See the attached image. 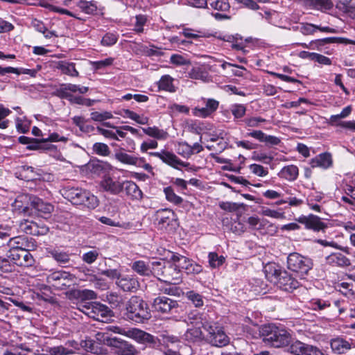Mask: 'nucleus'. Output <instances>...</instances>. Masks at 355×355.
Returning <instances> with one entry per match:
<instances>
[{
    "label": "nucleus",
    "instance_id": "obj_13",
    "mask_svg": "<svg viewBox=\"0 0 355 355\" xmlns=\"http://www.w3.org/2000/svg\"><path fill=\"white\" fill-rule=\"evenodd\" d=\"M35 240L24 236H13L8 239L4 247L8 248L6 254H13L19 250L34 248Z\"/></svg>",
    "mask_w": 355,
    "mask_h": 355
},
{
    "label": "nucleus",
    "instance_id": "obj_18",
    "mask_svg": "<svg viewBox=\"0 0 355 355\" xmlns=\"http://www.w3.org/2000/svg\"><path fill=\"white\" fill-rule=\"evenodd\" d=\"M155 219L160 229H166V227L177 220V216L175 212L170 209H160L156 211Z\"/></svg>",
    "mask_w": 355,
    "mask_h": 355
},
{
    "label": "nucleus",
    "instance_id": "obj_24",
    "mask_svg": "<svg viewBox=\"0 0 355 355\" xmlns=\"http://www.w3.org/2000/svg\"><path fill=\"white\" fill-rule=\"evenodd\" d=\"M248 136L270 146H278L281 143L280 138L273 135H268L261 130H252L248 133Z\"/></svg>",
    "mask_w": 355,
    "mask_h": 355
},
{
    "label": "nucleus",
    "instance_id": "obj_55",
    "mask_svg": "<svg viewBox=\"0 0 355 355\" xmlns=\"http://www.w3.org/2000/svg\"><path fill=\"white\" fill-rule=\"evenodd\" d=\"M184 270L188 275H198L202 271V266L190 259L189 263L184 267Z\"/></svg>",
    "mask_w": 355,
    "mask_h": 355
},
{
    "label": "nucleus",
    "instance_id": "obj_36",
    "mask_svg": "<svg viewBox=\"0 0 355 355\" xmlns=\"http://www.w3.org/2000/svg\"><path fill=\"white\" fill-rule=\"evenodd\" d=\"M327 123L331 126H340L346 129L355 130V121H342L338 114L331 115Z\"/></svg>",
    "mask_w": 355,
    "mask_h": 355
},
{
    "label": "nucleus",
    "instance_id": "obj_2",
    "mask_svg": "<svg viewBox=\"0 0 355 355\" xmlns=\"http://www.w3.org/2000/svg\"><path fill=\"white\" fill-rule=\"evenodd\" d=\"M106 329L107 331L132 338L137 343L144 345L146 347L159 349L162 345L161 339L158 337L137 328H123L116 325H110Z\"/></svg>",
    "mask_w": 355,
    "mask_h": 355
},
{
    "label": "nucleus",
    "instance_id": "obj_59",
    "mask_svg": "<svg viewBox=\"0 0 355 355\" xmlns=\"http://www.w3.org/2000/svg\"><path fill=\"white\" fill-rule=\"evenodd\" d=\"M99 254V252L96 250H90L83 254L82 260L88 264H92L96 261Z\"/></svg>",
    "mask_w": 355,
    "mask_h": 355
},
{
    "label": "nucleus",
    "instance_id": "obj_34",
    "mask_svg": "<svg viewBox=\"0 0 355 355\" xmlns=\"http://www.w3.org/2000/svg\"><path fill=\"white\" fill-rule=\"evenodd\" d=\"M174 78L170 75L162 76L157 83L159 90L166 91L173 93L176 91V88L173 85Z\"/></svg>",
    "mask_w": 355,
    "mask_h": 355
},
{
    "label": "nucleus",
    "instance_id": "obj_10",
    "mask_svg": "<svg viewBox=\"0 0 355 355\" xmlns=\"http://www.w3.org/2000/svg\"><path fill=\"white\" fill-rule=\"evenodd\" d=\"M207 7L212 10L211 16L217 21L231 19V7L228 0H208Z\"/></svg>",
    "mask_w": 355,
    "mask_h": 355
},
{
    "label": "nucleus",
    "instance_id": "obj_58",
    "mask_svg": "<svg viewBox=\"0 0 355 355\" xmlns=\"http://www.w3.org/2000/svg\"><path fill=\"white\" fill-rule=\"evenodd\" d=\"M118 41V35L113 33H107L101 40V44L105 46H110L115 44Z\"/></svg>",
    "mask_w": 355,
    "mask_h": 355
},
{
    "label": "nucleus",
    "instance_id": "obj_42",
    "mask_svg": "<svg viewBox=\"0 0 355 355\" xmlns=\"http://www.w3.org/2000/svg\"><path fill=\"white\" fill-rule=\"evenodd\" d=\"M39 5L41 7L47 8L48 10H49L50 11H52L53 12H58V13H60V14H62V15H69L70 17H76L75 15H73V13L70 12L69 10H68L67 9H64V8H62L55 6L50 3L46 0H40V2H39Z\"/></svg>",
    "mask_w": 355,
    "mask_h": 355
},
{
    "label": "nucleus",
    "instance_id": "obj_6",
    "mask_svg": "<svg viewBox=\"0 0 355 355\" xmlns=\"http://www.w3.org/2000/svg\"><path fill=\"white\" fill-rule=\"evenodd\" d=\"M288 268L302 275H306L313 267L312 260L297 252L289 254L287 257Z\"/></svg>",
    "mask_w": 355,
    "mask_h": 355
},
{
    "label": "nucleus",
    "instance_id": "obj_47",
    "mask_svg": "<svg viewBox=\"0 0 355 355\" xmlns=\"http://www.w3.org/2000/svg\"><path fill=\"white\" fill-rule=\"evenodd\" d=\"M244 123L250 128H260L262 124L268 123V120L261 116H250L243 120Z\"/></svg>",
    "mask_w": 355,
    "mask_h": 355
},
{
    "label": "nucleus",
    "instance_id": "obj_48",
    "mask_svg": "<svg viewBox=\"0 0 355 355\" xmlns=\"http://www.w3.org/2000/svg\"><path fill=\"white\" fill-rule=\"evenodd\" d=\"M118 355H139L135 347L127 342L122 343V346L117 349Z\"/></svg>",
    "mask_w": 355,
    "mask_h": 355
},
{
    "label": "nucleus",
    "instance_id": "obj_26",
    "mask_svg": "<svg viewBox=\"0 0 355 355\" xmlns=\"http://www.w3.org/2000/svg\"><path fill=\"white\" fill-rule=\"evenodd\" d=\"M310 165L312 168L327 169L333 165L331 155L329 153H320L310 160Z\"/></svg>",
    "mask_w": 355,
    "mask_h": 355
},
{
    "label": "nucleus",
    "instance_id": "obj_22",
    "mask_svg": "<svg viewBox=\"0 0 355 355\" xmlns=\"http://www.w3.org/2000/svg\"><path fill=\"white\" fill-rule=\"evenodd\" d=\"M205 106L203 107H195L193 114L199 117L205 118L214 113L218 107L219 102L213 98H203Z\"/></svg>",
    "mask_w": 355,
    "mask_h": 355
},
{
    "label": "nucleus",
    "instance_id": "obj_49",
    "mask_svg": "<svg viewBox=\"0 0 355 355\" xmlns=\"http://www.w3.org/2000/svg\"><path fill=\"white\" fill-rule=\"evenodd\" d=\"M92 150L94 153L103 157H107L111 153L109 146L101 142H96L94 144Z\"/></svg>",
    "mask_w": 355,
    "mask_h": 355
},
{
    "label": "nucleus",
    "instance_id": "obj_33",
    "mask_svg": "<svg viewBox=\"0 0 355 355\" xmlns=\"http://www.w3.org/2000/svg\"><path fill=\"white\" fill-rule=\"evenodd\" d=\"M80 346L86 352L94 354H98L102 351L100 343L89 338H86L85 340H81Z\"/></svg>",
    "mask_w": 355,
    "mask_h": 355
},
{
    "label": "nucleus",
    "instance_id": "obj_35",
    "mask_svg": "<svg viewBox=\"0 0 355 355\" xmlns=\"http://www.w3.org/2000/svg\"><path fill=\"white\" fill-rule=\"evenodd\" d=\"M150 261L146 262L143 260L135 261L132 263L131 268L141 276H150Z\"/></svg>",
    "mask_w": 355,
    "mask_h": 355
},
{
    "label": "nucleus",
    "instance_id": "obj_62",
    "mask_svg": "<svg viewBox=\"0 0 355 355\" xmlns=\"http://www.w3.org/2000/svg\"><path fill=\"white\" fill-rule=\"evenodd\" d=\"M68 344L71 346L73 349H68L62 346L58 347L56 349V352L59 353L60 355H67L71 354L74 352L75 349H78V343L74 340L69 341Z\"/></svg>",
    "mask_w": 355,
    "mask_h": 355
},
{
    "label": "nucleus",
    "instance_id": "obj_25",
    "mask_svg": "<svg viewBox=\"0 0 355 355\" xmlns=\"http://www.w3.org/2000/svg\"><path fill=\"white\" fill-rule=\"evenodd\" d=\"M325 259L328 265L334 267L345 268L351 265L350 259L341 252H333Z\"/></svg>",
    "mask_w": 355,
    "mask_h": 355
},
{
    "label": "nucleus",
    "instance_id": "obj_43",
    "mask_svg": "<svg viewBox=\"0 0 355 355\" xmlns=\"http://www.w3.org/2000/svg\"><path fill=\"white\" fill-rule=\"evenodd\" d=\"M114 156L119 162L125 164L137 165L139 161L138 157L121 151L116 152Z\"/></svg>",
    "mask_w": 355,
    "mask_h": 355
},
{
    "label": "nucleus",
    "instance_id": "obj_64",
    "mask_svg": "<svg viewBox=\"0 0 355 355\" xmlns=\"http://www.w3.org/2000/svg\"><path fill=\"white\" fill-rule=\"evenodd\" d=\"M67 89L69 92L71 93H79V94H85L88 92L89 88L85 86H80L79 85L71 84V83H65Z\"/></svg>",
    "mask_w": 355,
    "mask_h": 355
},
{
    "label": "nucleus",
    "instance_id": "obj_8",
    "mask_svg": "<svg viewBox=\"0 0 355 355\" xmlns=\"http://www.w3.org/2000/svg\"><path fill=\"white\" fill-rule=\"evenodd\" d=\"M82 311L88 317L100 322H105L112 316L111 310L99 302H92L83 305Z\"/></svg>",
    "mask_w": 355,
    "mask_h": 355
},
{
    "label": "nucleus",
    "instance_id": "obj_29",
    "mask_svg": "<svg viewBox=\"0 0 355 355\" xmlns=\"http://www.w3.org/2000/svg\"><path fill=\"white\" fill-rule=\"evenodd\" d=\"M266 277L271 282L277 283L280 277V273L283 271L280 267L274 263H268L263 268Z\"/></svg>",
    "mask_w": 355,
    "mask_h": 355
},
{
    "label": "nucleus",
    "instance_id": "obj_63",
    "mask_svg": "<svg viewBox=\"0 0 355 355\" xmlns=\"http://www.w3.org/2000/svg\"><path fill=\"white\" fill-rule=\"evenodd\" d=\"M317 25L309 23H302L300 27V31L304 35H313L317 31Z\"/></svg>",
    "mask_w": 355,
    "mask_h": 355
},
{
    "label": "nucleus",
    "instance_id": "obj_11",
    "mask_svg": "<svg viewBox=\"0 0 355 355\" xmlns=\"http://www.w3.org/2000/svg\"><path fill=\"white\" fill-rule=\"evenodd\" d=\"M149 155L158 157L164 163L171 167L180 170V167L187 168L190 164L181 160L175 153L166 150H162L160 152H150Z\"/></svg>",
    "mask_w": 355,
    "mask_h": 355
},
{
    "label": "nucleus",
    "instance_id": "obj_16",
    "mask_svg": "<svg viewBox=\"0 0 355 355\" xmlns=\"http://www.w3.org/2000/svg\"><path fill=\"white\" fill-rule=\"evenodd\" d=\"M30 248L19 250L13 254H6L7 257L19 266L30 267L34 265L35 259L29 252Z\"/></svg>",
    "mask_w": 355,
    "mask_h": 355
},
{
    "label": "nucleus",
    "instance_id": "obj_53",
    "mask_svg": "<svg viewBox=\"0 0 355 355\" xmlns=\"http://www.w3.org/2000/svg\"><path fill=\"white\" fill-rule=\"evenodd\" d=\"M11 110L0 104V128L6 129L8 127L9 120L6 117L10 115Z\"/></svg>",
    "mask_w": 355,
    "mask_h": 355
},
{
    "label": "nucleus",
    "instance_id": "obj_15",
    "mask_svg": "<svg viewBox=\"0 0 355 355\" xmlns=\"http://www.w3.org/2000/svg\"><path fill=\"white\" fill-rule=\"evenodd\" d=\"M193 319V321H191V323L193 324V326L187 330L184 334V337L187 341L195 343L200 341L203 338V334L201 330V328L202 327L201 322H204L200 315H196Z\"/></svg>",
    "mask_w": 355,
    "mask_h": 355
},
{
    "label": "nucleus",
    "instance_id": "obj_38",
    "mask_svg": "<svg viewBox=\"0 0 355 355\" xmlns=\"http://www.w3.org/2000/svg\"><path fill=\"white\" fill-rule=\"evenodd\" d=\"M143 131L146 135L158 140H166L168 137L166 131L159 129L156 126L143 128Z\"/></svg>",
    "mask_w": 355,
    "mask_h": 355
},
{
    "label": "nucleus",
    "instance_id": "obj_44",
    "mask_svg": "<svg viewBox=\"0 0 355 355\" xmlns=\"http://www.w3.org/2000/svg\"><path fill=\"white\" fill-rule=\"evenodd\" d=\"M308 4L321 11L329 10L334 6L331 0H309Z\"/></svg>",
    "mask_w": 355,
    "mask_h": 355
},
{
    "label": "nucleus",
    "instance_id": "obj_4",
    "mask_svg": "<svg viewBox=\"0 0 355 355\" xmlns=\"http://www.w3.org/2000/svg\"><path fill=\"white\" fill-rule=\"evenodd\" d=\"M127 317L137 323H143L151 318L148 304L141 298L132 296L126 304Z\"/></svg>",
    "mask_w": 355,
    "mask_h": 355
},
{
    "label": "nucleus",
    "instance_id": "obj_19",
    "mask_svg": "<svg viewBox=\"0 0 355 355\" xmlns=\"http://www.w3.org/2000/svg\"><path fill=\"white\" fill-rule=\"evenodd\" d=\"M276 284L282 290L286 292H293L300 286V282L286 270H283L280 273Z\"/></svg>",
    "mask_w": 355,
    "mask_h": 355
},
{
    "label": "nucleus",
    "instance_id": "obj_17",
    "mask_svg": "<svg viewBox=\"0 0 355 355\" xmlns=\"http://www.w3.org/2000/svg\"><path fill=\"white\" fill-rule=\"evenodd\" d=\"M290 351L295 355H323L322 351L317 347L300 341L291 344Z\"/></svg>",
    "mask_w": 355,
    "mask_h": 355
},
{
    "label": "nucleus",
    "instance_id": "obj_51",
    "mask_svg": "<svg viewBox=\"0 0 355 355\" xmlns=\"http://www.w3.org/2000/svg\"><path fill=\"white\" fill-rule=\"evenodd\" d=\"M176 151L178 155L184 158H189L192 155L191 145L186 141L178 142Z\"/></svg>",
    "mask_w": 355,
    "mask_h": 355
},
{
    "label": "nucleus",
    "instance_id": "obj_54",
    "mask_svg": "<svg viewBox=\"0 0 355 355\" xmlns=\"http://www.w3.org/2000/svg\"><path fill=\"white\" fill-rule=\"evenodd\" d=\"M186 297L195 305V306L200 307L203 306V299L200 294L193 291H189L187 292Z\"/></svg>",
    "mask_w": 355,
    "mask_h": 355
},
{
    "label": "nucleus",
    "instance_id": "obj_45",
    "mask_svg": "<svg viewBox=\"0 0 355 355\" xmlns=\"http://www.w3.org/2000/svg\"><path fill=\"white\" fill-rule=\"evenodd\" d=\"M33 204L34 207L40 212L50 214L53 211V206L51 203L44 202L42 199H35Z\"/></svg>",
    "mask_w": 355,
    "mask_h": 355
},
{
    "label": "nucleus",
    "instance_id": "obj_1",
    "mask_svg": "<svg viewBox=\"0 0 355 355\" xmlns=\"http://www.w3.org/2000/svg\"><path fill=\"white\" fill-rule=\"evenodd\" d=\"M259 336L263 342L271 347L280 348L291 343V334L282 327L266 324L259 327Z\"/></svg>",
    "mask_w": 355,
    "mask_h": 355
},
{
    "label": "nucleus",
    "instance_id": "obj_40",
    "mask_svg": "<svg viewBox=\"0 0 355 355\" xmlns=\"http://www.w3.org/2000/svg\"><path fill=\"white\" fill-rule=\"evenodd\" d=\"M165 265L166 262L164 260L150 261V276L153 275L160 280V277L163 276V270L164 269Z\"/></svg>",
    "mask_w": 355,
    "mask_h": 355
},
{
    "label": "nucleus",
    "instance_id": "obj_21",
    "mask_svg": "<svg viewBox=\"0 0 355 355\" xmlns=\"http://www.w3.org/2000/svg\"><path fill=\"white\" fill-rule=\"evenodd\" d=\"M101 188L112 195H117L122 191V182L114 180L110 175H105L100 182Z\"/></svg>",
    "mask_w": 355,
    "mask_h": 355
},
{
    "label": "nucleus",
    "instance_id": "obj_23",
    "mask_svg": "<svg viewBox=\"0 0 355 355\" xmlns=\"http://www.w3.org/2000/svg\"><path fill=\"white\" fill-rule=\"evenodd\" d=\"M116 284L125 292H135L139 286L137 279L130 275L119 277Z\"/></svg>",
    "mask_w": 355,
    "mask_h": 355
},
{
    "label": "nucleus",
    "instance_id": "obj_5",
    "mask_svg": "<svg viewBox=\"0 0 355 355\" xmlns=\"http://www.w3.org/2000/svg\"><path fill=\"white\" fill-rule=\"evenodd\" d=\"M202 328L207 332L205 339L210 345L222 347L227 345L230 342V338L225 334L223 328L216 323L202 322Z\"/></svg>",
    "mask_w": 355,
    "mask_h": 355
},
{
    "label": "nucleus",
    "instance_id": "obj_37",
    "mask_svg": "<svg viewBox=\"0 0 355 355\" xmlns=\"http://www.w3.org/2000/svg\"><path fill=\"white\" fill-rule=\"evenodd\" d=\"M309 309L313 311H324L331 306L330 300H326L321 298H313L308 302Z\"/></svg>",
    "mask_w": 355,
    "mask_h": 355
},
{
    "label": "nucleus",
    "instance_id": "obj_50",
    "mask_svg": "<svg viewBox=\"0 0 355 355\" xmlns=\"http://www.w3.org/2000/svg\"><path fill=\"white\" fill-rule=\"evenodd\" d=\"M208 259L210 267L213 268L220 267L225 261V258L223 255L219 256L216 252H214L209 253Z\"/></svg>",
    "mask_w": 355,
    "mask_h": 355
},
{
    "label": "nucleus",
    "instance_id": "obj_39",
    "mask_svg": "<svg viewBox=\"0 0 355 355\" xmlns=\"http://www.w3.org/2000/svg\"><path fill=\"white\" fill-rule=\"evenodd\" d=\"M78 8L87 15H96L98 10L97 2L95 1H80L78 4Z\"/></svg>",
    "mask_w": 355,
    "mask_h": 355
},
{
    "label": "nucleus",
    "instance_id": "obj_20",
    "mask_svg": "<svg viewBox=\"0 0 355 355\" xmlns=\"http://www.w3.org/2000/svg\"><path fill=\"white\" fill-rule=\"evenodd\" d=\"M180 269L177 268L176 264L166 263L163 270V276L160 281L170 284H176L180 280Z\"/></svg>",
    "mask_w": 355,
    "mask_h": 355
},
{
    "label": "nucleus",
    "instance_id": "obj_32",
    "mask_svg": "<svg viewBox=\"0 0 355 355\" xmlns=\"http://www.w3.org/2000/svg\"><path fill=\"white\" fill-rule=\"evenodd\" d=\"M41 67L37 65V69H25V68H15L12 67H3L2 76L7 73H12L17 75L27 74L32 78L37 76V72L40 70Z\"/></svg>",
    "mask_w": 355,
    "mask_h": 355
},
{
    "label": "nucleus",
    "instance_id": "obj_57",
    "mask_svg": "<svg viewBox=\"0 0 355 355\" xmlns=\"http://www.w3.org/2000/svg\"><path fill=\"white\" fill-rule=\"evenodd\" d=\"M114 60V59L113 58L110 57L105 60L91 62V64L94 70H99L111 66L113 64Z\"/></svg>",
    "mask_w": 355,
    "mask_h": 355
},
{
    "label": "nucleus",
    "instance_id": "obj_41",
    "mask_svg": "<svg viewBox=\"0 0 355 355\" xmlns=\"http://www.w3.org/2000/svg\"><path fill=\"white\" fill-rule=\"evenodd\" d=\"M49 253L60 265L66 264L70 260L69 254L59 249L51 250Z\"/></svg>",
    "mask_w": 355,
    "mask_h": 355
},
{
    "label": "nucleus",
    "instance_id": "obj_9",
    "mask_svg": "<svg viewBox=\"0 0 355 355\" xmlns=\"http://www.w3.org/2000/svg\"><path fill=\"white\" fill-rule=\"evenodd\" d=\"M152 307L159 315H170L178 313L180 306L177 300L160 295L153 300Z\"/></svg>",
    "mask_w": 355,
    "mask_h": 355
},
{
    "label": "nucleus",
    "instance_id": "obj_56",
    "mask_svg": "<svg viewBox=\"0 0 355 355\" xmlns=\"http://www.w3.org/2000/svg\"><path fill=\"white\" fill-rule=\"evenodd\" d=\"M231 112L235 119L243 117L246 112V107L243 104H234L231 107Z\"/></svg>",
    "mask_w": 355,
    "mask_h": 355
},
{
    "label": "nucleus",
    "instance_id": "obj_14",
    "mask_svg": "<svg viewBox=\"0 0 355 355\" xmlns=\"http://www.w3.org/2000/svg\"><path fill=\"white\" fill-rule=\"evenodd\" d=\"M296 220L299 223L304 225L306 230H310L315 232H324L328 227V225L320 217L312 214L308 216L302 215Z\"/></svg>",
    "mask_w": 355,
    "mask_h": 355
},
{
    "label": "nucleus",
    "instance_id": "obj_46",
    "mask_svg": "<svg viewBox=\"0 0 355 355\" xmlns=\"http://www.w3.org/2000/svg\"><path fill=\"white\" fill-rule=\"evenodd\" d=\"M164 192L166 196V199L171 203L178 205L183 202L182 198L175 194L171 187L164 188Z\"/></svg>",
    "mask_w": 355,
    "mask_h": 355
},
{
    "label": "nucleus",
    "instance_id": "obj_31",
    "mask_svg": "<svg viewBox=\"0 0 355 355\" xmlns=\"http://www.w3.org/2000/svg\"><path fill=\"white\" fill-rule=\"evenodd\" d=\"M330 345L332 350L338 354H344L352 347V344L343 338L332 339Z\"/></svg>",
    "mask_w": 355,
    "mask_h": 355
},
{
    "label": "nucleus",
    "instance_id": "obj_12",
    "mask_svg": "<svg viewBox=\"0 0 355 355\" xmlns=\"http://www.w3.org/2000/svg\"><path fill=\"white\" fill-rule=\"evenodd\" d=\"M21 232L34 236L45 235L49 232V227L42 221L39 223L27 219L22 220L19 223Z\"/></svg>",
    "mask_w": 355,
    "mask_h": 355
},
{
    "label": "nucleus",
    "instance_id": "obj_52",
    "mask_svg": "<svg viewBox=\"0 0 355 355\" xmlns=\"http://www.w3.org/2000/svg\"><path fill=\"white\" fill-rule=\"evenodd\" d=\"M147 22V17L143 15H138L135 17V22L134 24V28L132 31L137 33L140 34L144 33V26Z\"/></svg>",
    "mask_w": 355,
    "mask_h": 355
},
{
    "label": "nucleus",
    "instance_id": "obj_61",
    "mask_svg": "<svg viewBox=\"0 0 355 355\" xmlns=\"http://www.w3.org/2000/svg\"><path fill=\"white\" fill-rule=\"evenodd\" d=\"M76 293L77 297L82 300H94L97 297L96 293L92 290H78Z\"/></svg>",
    "mask_w": 355,
    "mask_h": 355
},
{
    "label": "nucleus",
    "instance_id": "obj_28",
    "mask_svg": "<svg viewBox=\"0 0 355 355\" xmlns=\"http://www.w3.org/2000/svg\"><path fill=\"white\" fill-rule=\"evenodd\" d=\"M277 175L280 179H284L288 182H293L298 178V167L294 164L285 166L280 170Z\"/></svg>",
    "mask_w": 355,
    "mask_h": 355
},
{
    "label": "nucleus",
    "instance_id": "obj_3",
    "mask_svg": "<svg viewBox=\"0 0 355 355\" xmlns=\"http://www.w3.org/2000/svg\"><path fill=\"white\" fill-rule=\"evenodd\" d=\"M62 196L73 205L94 209L98 205L97 198L89 191L78 187H66L62 189Z\"/></svg>",
    "mask_w": 355,
    "mask_h": 355
},
{
    "label": "nucleus",
    "instance_id": "obj_7",
    "mask_svg": "<svg viewBox=\"0 0 355 355\" xmlns=\"http://www.w3.org/2000/svg\"><path fill=\"white\" fill-rule=\"evenodd\" d=\"M73 275L64 270H55L47 275L46 283L55 290H64L69 287L73 282Z\"/></svg>",
    "mask_w": 355,
    "mask_h": 355
},
{
    "label": "nucleus",
    "instance_id": "obj_30",
    "mask_svg": "<svg viewBox=\"0 0 355 355\" xmlns=\"http://www.w3.org/2000/svg\"><path fill=\"white\" fill-rule=\"evenodd\" d=\"M56 68L59 69L63 74L67 75L69 76H79V72L76 69V64L74 62L61 60L57 63Z\"/></svg>",
    "mask_w": 355,
    "mask_h": 355
},
{
    "label": "nucleus",
    "instance_id": "obj_60",
    "mask_svg": "<svg viewBox=\"0 0 355 355\" xmlns=\"http://www.w3.org/2000/svg\"><path fill=\"white\" fill-rule=\"evenodd\" d=\"M249 168L250 171L259 176V177H265L268 174V170L267 168L263 167L261 165L252 164L249 166Z\"/></svg>",
    "mask_w": 355,
    "mask_h": 355
},
{
    "label": "nucleus",
    "instance_id": "obj_27",
    "mask_svg": "<svg viewBox=\"0 0 355 355\" xmlns=\"http://www.w3.org/2000/svg\"><path fill=\"white\" fill-rule=\"evenodd\" d=\"M122 191L132 200H141L143 193L137 184L131 180H126L122 182Z\"/></svg>",
    "mask_w": 355,
    "mask_h": 355
}]
</instances>
